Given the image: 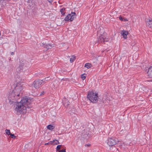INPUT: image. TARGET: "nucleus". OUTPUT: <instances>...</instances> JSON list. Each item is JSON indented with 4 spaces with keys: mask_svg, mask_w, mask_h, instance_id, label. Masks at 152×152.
<instances>
[{
    "mask_svg": "<svg viewBox=\"0 0 152 152\" xmlns=\"http://www.w3.org/2000/svg\"><path fill=\"white\" fill-rule=\"evenodd\" d=\"M32 99L27 97H23L20 102H18L15 108L16 111L20 114H25L27 112V108H30L29 105Z\"/></svg>",
    "mask_w": 152,
    "mask_h": 152,
    "instance_id": "obj_1",
    "label": "nucleus"
},
{
    "mask_svg": "<svg viewBox=\"0 0 152 152\" xmlns=\"http://www.w3.org/2000/svg\"><path fill=\"white\" fill-rule=\"evenodd\" d=\"M15 88L13 90L14 92L16 93L18 95H20L23 93V90L24 88V85L20 76H17L15 77Z\"/></svg>",
    "mask_w": 152,
    "mask_h": 152,
    "instance_id": "obj_2",
    "label": "nucleus"
},
{
    "mask_svg": "<svg viewBox=\"0 0 152 152\" xmlns=\"http://www.w3.org/2000/svg\"><path fill=\"white\" fill-rule=\"evenodd\" d=\"M20 95H18L16 93L14 92L13 90L12 92L10 93L8 96V100L10 104L16 102L18 99L19 98Z\"/></svg>",
    "mask_w": 152,
    "mask_h": 152,
    "instance_id": "obj_3",
    "label": "nucleus"
},
{
    "mask_svg": "<svg viewBox=\"0 0 152 152\" xmlns=\"http://www.w3.org/2000/svg\"><path fill=\"white\" fill-rule=\"evenodd\" d=\"M87 98L91 102L93 103L97 102L98 98L97 94L94 93L92 91L88 92Z\"/></svg>",
    "mask_w": 152,
    "mask_h": 152,
    "instance_id": "obj_4",
    "label": "nucleus"
},
{
    "mask_svg": "<svg viewBox=\"0 0 152 152\" xmlns=\"http://www.w3.org/2000/svg\"><path fill=\"white\" fill-rule=\"evenodd\" d=\"M76 14L75 12H72L71 13L67 15L65 18L64 20L66 21L70 20V21H72L76 18Z\"/></svg>",
    "mask_w": 152,
    "mask_h": 152,
    "instance_id": "obj_5",
    "label": "nucleus"
},
{
    "mask_svg": "<svg viewBox=\"0 0 152 152\" xmlns=\"http://www.w3.org/2000/svg\"><path fill=\"white\" fill-rule=\"evenodd\" d=\"M118 142L117 138H110L108 140L107 144L109 146H112L115 145Z\"/></svg>",
    "mask_w": 152,
    "mask_h": 152,
    "instance_id": "obj_6",
    "label": "nucleus"
},
{
    "mask_svg": "<svg viewBox=\"0 0 152 152\" xmlns=\"http://www.w3.org/2000/svg\"><path fill=\"white\" fill-rule=\"evenodd\" d=\"M106 34L105 33L99 36L98 38L97 41L98 42L100 43L103 42H107V40L106 39Z\"/></svg>",
    "mask_w": 152,
    "mask_h": 152,
    "instance_id": "obj_7",
    "label": "nucleus"
},
{
    "mask_svg": "<svg viewBox=\"0 0 152 152\" xmlns=\"http://www.w3.org/2000/svg\"><path fill=\"white\" fill-rule=\"evenodd\" d=\"M42 82L41 80H39L35 81L33 83V85L36 88H39V86L42 84Z\"/></svg>",
    "mask_w": 152,
    "mask_h": 152,
    "instance_id": "obj_8",
    "label": "nucleus"
},
{
    "mask_svg": "<svg viewBox=\"0 0 152 152\" xmlns=\"http://www.w3.org/2000/svg\"><path fill=\"white\" fill-rule=\"evenodd\" d=\"M148 74L149 78L152 79V66L150 67L148 69ZM151 81H152V80Z\"/></svg>",
    "mask_w": 152,
    "mask_h": 152,
    "instance_id": "obj_9",
    "label": "nucleus"
},
{
    "mask_svg": "<svg viewBox=\"0 0 152 152\" xmlns=\"http://www.w3.org/2000/svg\"><path fill=\"white\" fill-rule=\"evenodd\" d=\"M121 34L124 39H126L127 35L128 34V32L127 31L124 30L121 31Z\"/></svg>",
    "mask_w": 152,
    "mask_h": 152,
    "instance_id": "obj_10",
    "label": "nucleus"
},
{
    "mask_svg": "<svg viewBox=\"0 0 152 152\" xmlns=\"http://www.w3.org/2000/svg\"><path fill=\"white\" fill-rule=\"evenodd\" d=\"M24 64H21L20 65L19 67L17 68L16 69V72H17L18 73L20 72V71L22 69L23 70V68H24Z\"/></svg>",
    "mask_w": 152,
    "mask_h": 152,
    "instance_id": "obj_11",
    "label": "nucleus"
},
{
    "mask_svg": "<svg viewBox=\"0 0 152 152\" xmlns=\"http://www.w3.org/2000/svg\"><path fill=\"white\" fill-rule=\"evenodd\" d=\"M146 24L148 26L152 28V20H150L147 19L146 20Z\"/></svg>",
    "mask_w": 152,
    "mask_h": 152,
    "instance_id": "obj_12",
    "label": "nucleus"
},
{
    "mask_svg": "<svg viewBox=\"0 0 152 152\" xmlns=\"http://www.w3.org/2000/svg\"><path fill=\"white\" fill-rule=\"evenodd\" d=\"M55 127L54 126L51 125H49L47 126V129L50 130H52L54 129Z\"/></svg>",
    "mask_w": 152,
    "mask_h": 152,
    "instance_id": "obj_13",
    "label": "nucleus"
},
{
    "mask_svg": "<svg viewBox=\"0 0 152 152\" xmlns=\"http://www.w3.org/2000/svg\"><path fill=\"white\" fill-rule=\"evenodd\" d=\"M51 78L50 77H46L42 80H41L42 82V81L43 83H46V81H47L49 80Z\"/></svg>",
    "mask_w": 152,
    "mask_h": 152,
    "instance_id": "obj_14",
    "label": "nucleus"
},
{
    "mask_svg": "<svg viewBox=\"0 0 152 152\" xmlns=\"http://www.w3.org/2000/svg\"><path fill=\"white\" fill-rule=\"evenodd\" d=\"M91 64L89 63H87L85 64V67L87 69H89L91 67Z\"/></svg>",
    "mask_w": 152,
    "mask_h": 152,
    "instance_id": "obj_15",
    "label": "nucleus"
},
{
    "mask_svg": "<svg viewBox=\"0 0 152 152\" xmlns=\"http://www.w3.org/2000/svg\"><path fill=\"white\" fill-rule=\"evenodd\" d=\"M76 58L74 56H72L70 58V61L71 62H73L75 60Z\"/></svg>",
    "mask_w": 152,
    "mask_h": 152,
    "instance_id": "obj_16",
    "label": "nucleus"
},
{
    "mask_svg": "<svg viewBox=\"0 0 152 152\" xmlns=\"http://www.w3.org/2000/svg\"><path fill=\"white\" fill-rule=\"evenodd\" d=\"M65 10V8H62L60 10V12L63 15H64L65 14V12H64Z\"/></svg>",
    "mask_w": 152,
    "mask_h": 152,
    "instance_id": "obj_17",
    "label": "nucleus"
},
{
    "mask_svg": "<svg viewBox=\"0 0 152 152\" xmlns=\"http://www.w3.org/2000/svg\"><path fill=\"white\" fill-rule=\"evenodd\" d=\"M53 142H54L55 144L56 145H57L59 144V141L57 140H54L53 141Z\"/></svg>",
    "mask_w": 152,
    "mask_h": 152,
    "instance_id": "obj_18",
    "label": "nucleus"
},
{
    "mask_svg": "<svg viewBox=\"0 0 152 152\" xmlns=\"http://www.w3.org/2000/svg\"><path fill=\"white\" fill-rule=\"evenodd\" d=\"M5 131H6V134H7L8 135H10V134H11V133H10V131L9 130L6 129V130Z\"/></svg>",
    "mask_w": 152,
    "mask_h": 152,
    "instance_id": "obj_19",
    "label": "nucleus"
},
{
    "mask_svg": "<svg viewBox=\"0 0 152 152\" xmlns=\"http://www.w3.org/2000/svg\"><path fill=\"white\" fill-rule=\"evenodd\" d=\"M81 79L83 80H84L86 78V76L84 75H81Z\"/></svg>",
    "mask_w": 152,
    "mask_h": 152,
    "instance_id": "obj_20",
    "label": "nucleus"
},
{
    "mask_svg": "<svg viewBox=\"0 0 152 152\" xmlns=\"http://www.w3.org/2000/svg\"><path fill=\"white\" fill-rule=\"evenodd\" d=\"M119 19L120 20H121V21H127V19H124L122 17H119Z\"/></svg>",
    "mask_w": 152,
    "mask_h": 152,
    "instance_id": "obj_21",
    "label": "nucleus"
},
{
    "mask_svg": "<svg viewBox=\"0 0 152 152\" xmlns=\"http://www.w3.org/2000/svg\"><path fill=\"white\" fill-rule=\"evenodd\" d=\"M61 145H58L56 147V150H59L61 147Z\"/></svg>",
    "mask_w": 152,
    "mask_h": 152,
    "instance_id": "obj_22",
    "label": "nucleus"
},
{
    "mask_svg": "<svg viewBox=\"0 0 152 152\" xmlns=\"http://www.w3.org/2000/svg\"><path fill=\"white\" fill-rule=\"evenodd\" d=\"M10 137L12 138H15V136L13 134H11L10 135Z\"/></svg>",
    "mask_w": 152,
    "mask_h": 152,
    "instance_id": "obj_23",
    "label": "nucleus"
},
{
    "mask_svg": "<svg viewBox=\"0 0 152 152\" xmlns=\"http://www.w3.org/2000/svg\"><path fill=\"white\" fill-rule=\"evenodd\" d=\"M47 47H46L47 48H48V49L50 48L51 47V45H50V44H48V45H47Z\"/></svg>",
    "mask_w": 152,
    "mask_h": 152,
    "instance_id": "obj_24",
    "label": "nucleus"
},
{
    "mask_svg": "<svg viewBox=\"0 0 152 152\" xmlns=\"http://www.w3.org/2000/svg\"><path fill=\"white\" fill-rule=\"evenodd\" d=\"M58 152H66V150L64 149L61 150L59 151Z\"/></svg>",
    "mask_w": 152,
    "mask_h": 152,
    "instance_id": "obj_25",
    "label": "nucleus"
},
{
    "mask_svg": "<svg viewBox=\"0 0 152 152\" xmlns=\"http://www.w3.org/2000/svg\"><path fill=\"white\" fill-rule=\"evenodd\" d=\"M53 141H50L49 142V144H53Z\"/></svg>",
    "mask_w": 152,
    "mask_h": 152,
    "instance_id": "obj_26",
    "label": "nucleus"
},
{
    "mask_svg": "<svg viewBox=\"0 0 152 152\" xmlns=\"http://www.w3.org/2000/svg\"><path fill=\"white\" fill-rule=\"evenodd\" d=\"M11 55H14V53L13 52H12L11 53Z\"/></svg>",
    "mask_w": 152,
    "mask_h": 152,
    "instance_id": "obj_27",
    "label": "nucleus"
},
{
    "mask_svg": "<svg viewBox=\"0 0 152 152\" xmlns=\"http://www.w3.org/2000/svg\"><path fill=\"white\" fill-rule=\"evenodd\" d=\"M49 144V142H48V143H45V145H48V144Z\"/></svg>",
    "mask_w": 152,
    "mask_h": 152,
    "instance_id": "obj_28",
    "label": "nucleus"
},
{
    "mask_svg": "<svg viewBox=\"0 0 152 152\" xmlns=\"http://www.w3.org/2000/svg\"><path fill=\"white\" fill-rule=\"evenodd\" d=\"M121 147H123V148H124V147H123V145H121Z\"/></svg>",
    "mask_w": 152,
    "mask_h": 152,
    "instance_id": "obj_29",
    "label": "nucleus"
},
{
    "mask_svg": "<svg viewBox=\"0 0 152 152\" xmlns=\"http://www.w3.org/2000/svg\"><path fill=\"white\" fill-rule=\"evenodd\" d=\"M44 93V92H43V93H42L41 94V95L42 94H43V93Z\"/></svg>",
    "mask_w": 152,
    "mask_h": 152,
    "instance_id": "obj_30",
    "label": "nucleus"
},
{
    "mask_svg": "<svg viewBox=\"0 0 152 152\" xmlns=\"http://www.w3.org/2000/svg\"><path fill=\"white\" fill-rule=\"evenodd\" d=\"M49 1V2H50V3H51V1Z\"/></svg>",
    "mask_w": 152,
    "mask_h": 152,
    "instance_id": "obj_31",
    "label": "nucleus"
},
{
    "mask_svg": "<svg viewBox=\"0 0 152 152\" xmlns=\"http://www.w3.org/2000/svg\"><path fill=\"white\" fill-rule=\"evenodd\" d=\"M1 35V32L0 31V35Z\"/></svg>",
    "mask_w": 152,
    "mask_h": 152,
    "instance_id": "obj_32",
    "label": "nucleus"
}]
</instances>
